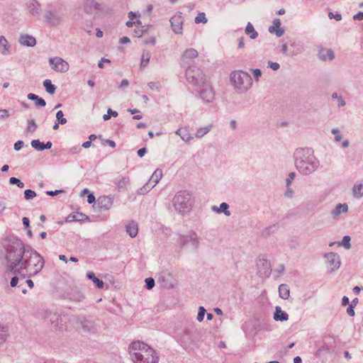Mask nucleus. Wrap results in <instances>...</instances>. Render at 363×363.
I'll return each mask as SVG.
<instances>
[{"label": "nucleus", "instance_id": "f257e3e1", "mask_svg": "<svg viewBox=\"0 0 363 363\" xmlns=\"http://www.w3.org/2000/svg\"><path fill=\"white\" fill-rule=\"evenodd\" d=\"M0 259L7 264V273L20 274L21 279L18 286L23 294H26V284L32 289L34 286L31 279L26 277L37 274L44 266V259L39 253L16 237L8 236L0 244Z\"/></svg>", "mask_w": 363, "mask_h": 363}, {"label": "nucleus", "instance_id": "f03ea898", "mask_svg": "<svg viewBox=\"0 0 363 363\" xmlns=\"http://www.w3.org/2000/svg\"><path fill=\"white\" fill-rule=\"evenodd\" d=\"M128 350L131 359L135 363L158 362L159 357L155 350L143 342H133Z\"/></svg>", "mask_w": 363, "mask_h": 363}, {"label": "nucleus", "instance_id": "7ed1b4c3", "mask_svg": "<svg viewBox=\"0 0 363 363\" xmlns=\"http://www.w3.org/2000/svg\"><path fill=\"white\" fill-rule=\"evenodd\" d=\"M194 199L187 192H179L174 198V205L180 213L189 212L193 207Z\"/></svg>", "mask_w": 363, "mask_h": 363}, {"label": "nucleus", "instance_id": "20e7f679", "mask_svg": "<svg viewBox=\"0 0 363 363\" xmlns=\"http://www.w3.org/2000/svg\"><path fill=\"white\" fill-rule=\"evenodd\" d=\"M233 85L240 90L248 89L252 84V78L249 74L242 71H235L230 75Z\"/></svg>", "mask_w": 363, "mask_h": 363}, {"label": "nucleus", "instance_id": "39448f33", "mask_svg": "<svg viewBox=\"0 0 363 363\" xmlns=\"http://www.w3.org/2000/svg\"><path fill=\"white\" fill-rule=\"evenodd\" d=\"M187 80L197 86L206 85V77L203 72L198 67H189L186 72Z\"/></svg>", "mask_w": 363, "mask_h": 363}, {"label": "nucleus", "instance_id": "423d86ee", "mask_svg": "<svg viewBox=\"0 0 363 363\" xmlns=\"http://www.w3.org/2000/svg\"><path fill=\"white\" fill-rule=\"evenodd\" d=\"M325 263L330 273L338 269L341 262L340 256L335 252H329L325 255Z\"/></svg>", "mask_w": 363, "mask_h": 363}, {"label": "nucleus", "instance_id": "0eeeda50", "mask_svg": "<svg viewBox=\"0 0 363 363\" xmlns=\"http://www.w3.org/2000/svg\"><path fill=\"white\" fill-rule=\"evenodd\" d=\"M257 274L262 278L269 277L272 273L270 262L264 257L259 258L257 262Z\"/></svg>", "mask_w": 363, "mask_h": 363}, {"label": "nucleus", "instance_id": "6e6552de", "mask_svg": "<svg viewBox=\"0 0 363 363\" xmlns=\"http://www.w3.org/2000/svg\"><path fill=\"white\" fill-rule=\"evenodd\" d=\"M49 64L52 69L57 72H65L69 69V64L60 57H53L50 59Z\"/></svg>", "mask_w": 363, "mask_h": 363}, {"label": "nucleus", "instance_id": "1a4fd4ad", "mask_svg": "<svg viewBox=\"0 0 363 363\" xmlns=\"http://www.w3.org/2000/svg\"><path fill=\"white\" fill-rule=\"evenodd\" d=\"M180 242L183 245H187L189 243L191 244L194 250H196L199 247V242L198 237L196 234L192 230L189 231L186 235H181Z\"/></svg>", "mask_w": 363, "mask_h": 363}, {"label": "nucleus", "instance_id": "9d476101", "mask_svg": "<svg viewBox=\"0 0 363 363\" xmlns=\"http://www.w3.org/2000/svg\"><path fill=\"white\" fill-rule=\"evenodd\" d=\"M199 87L201 89L200 94L202 99L207 102L211 101L214 98V92L211 86L206 82V85Z\"/></svg>", "mask_w": 363, "mask_h": 363}, {"label": "nucleus", "instance_id": "9b49d317", "mask_svg": "<svg viewBox=\"0 0 363 363\" xmlns=\"http://www.w3.org/2000/svg\"><path fill=\"white\" fill-rule=\"evenodd\" d=\"M98 206L101 210H108L113 203V198L109 196H102L98 199Z\"/></svg>", "mask_w": 363, "mask_h": 363}, {"label": "nucleus", "instance_id": "f8f14e48", "mask_svg": "<svg viewBox=\"0 0 363 363\" xmlns=\"http://www.w3.org/2000/svg\"><path fill=\"white\" fill-rule=\"evenodd\" d=\"M170 23L173 30L176 33H182L183 29V19L180 15H175L172 16L170 19Z\"/></svg>", "mask_w": 363, "mask_h": 363}, {"label": "nucleus", "instance_id": "ddd939ff", "mask_svg": "<svg viewBox=\"0 0 363 363\" xmlns=\"http://www.w3.org/2000/svg\"><path fill=\"white\" fill-rule=\"evenodd\" d=\"M77 325L81 327L84 331L89 332L94 330V322L87 319L85 317H80L77 319Z\"/></svg>", "mask_w": 363, "mask_h": 363}, {"label": "nucleus", "instance_id": "4468645a", "mask_svg": "<svg viewBox=\"0 0 363 363\" xmlns=\"http://www.w3.org/2000/svg\"><path fill=\"white\" fill-rule=\"evenodd\" d=\"M68 296L71 301L77 302L83 301L85 298L83 293L77 289H72L68 293Z\"/></svg>", "mask_w": 363, "mask_h": 363}, {"label": "nucleus", "instance_id": "2eb2a0df", "mask_svg": "<svg viewBox=\"0 0 363 363\" xmlns=\"http://www.w3.org/2000/svg\"><path fill=\"white\" fill-rule=\"evenodd\" d=\"M269 31L271 33H275L279 37L284 34V30L281 28V21L279 18L273 21L272 26L269 28Z\"/></svg>", "mask_w": 363, "mask_h": 363}, {"label": "nucleus", "instance_id": "dca6fc26", "mask_svg": "<svg viewBox=\"0 0 363 363\" xmlns=\"http://www.w3.org/2000/svg\"><path fill=\"white\" fill-rule=\"evenodd\" d=\"M9 337V327L0 323V347L2 346Z\"/></svg>", "mask_w": 363, "mask_h": 363}, {"label": "nucleus", "instance_id": "f3484780", "mask_svg": "<svg viewBox=\"0 0 363 363\" xmlns=\"http://www.w3.org/2000/svg\"><path fill=\"white\" fill-rule=\"evenodd\" d=\"M19 43L24 46L33 47L36 44V40L33 36L25 34L20 36Z\"/></svg>", "mask_w": 363, "mask_h": 363}, {"label": "nucleus", "instance_id": "a211bd4d", "mask_svg": "<svg viewBox=\"0 0 363 363\" xmlns=\"http://www.w3.org/2000/svg\"><path fill=\"white\" fill-rule=\"evenodd\" d=\"M182 343L184 347H188L191 345L195 344V340L194 339V335L189 330H185L184 335L182 338Z\"/></svg>", "mask_w": 363, "mask_h": 363}, {"label": "nucleus", "instance_id": "6ab92c4d", "mask_svg": "<svg viewBox=\"0 0 363 363\" xmlns=\"http://www.w3.org/2000/svg\"><path fill=\"white\" fill-rule=\"evenodd\" d=\"M162 169H157L154 172L153 174H152V176L150 177V179L147 183V186H155L158 182L159 181L162 179Z\"/></svg>", "mask_w": 363, "mask_h": 363}, {"label": "nucleus", "instance_id": "aec40b11", "mask_svg": "<svg viewBox=\"0 0 363 363\" xmlns=\"http://www.w3.org/2000/svg\"><path fill=\"white\" fill-rule=\"evenodd\" d=\"M274 319L276 321H286L289 319V315L285 311H282L280 306H276Z\"/></svg>", "mask_w": 363, "mask_h": 363}, {"label": "nucleus", "instance_id": "412c9836", "mask_svg": "<svg viewBox=\"0 0 363 363\" xmlns=\"http://www.w3.org/2000/svg\"><path fill=\"white\" fill-rule=\"evenodd\" d=\"M198 51L194 48H189L186 50L182 55V60L188 61L195 59L198 57Z\"/></svg>", "mask_w": 363, "mask_h": 363}, {"label": "nucleus", "instance_id": "4be33fe9", "mask_svg": "<svg viewBox=\"0 0 363 363\" xmlns=\"http://www.w3.org/2000/svg\"><path fill=\"white\" fill-rule=\"evenodd\" d=\"M86 220H88V217L86 215L78 212L69 214L66 218L67 222L83 221Z\"/></svg>", "mask_w": 363, "mask_h": 363}, {"label": "nucleus", "instance_id": "5701e85b", "mask_svg": "<svg viewBox=\"0 0 363 363\" xmlns=\"http://www.w3.org/2000/svg\"><path fill=\"white\" fill-rule=\"evenodd\" d=\"M0 52L3 55H8L10 54V46L4 35L0 36Z\"/></svg>", "mask_w": 363, "mask_h": 363}, {"label": "nucleus", "instance_id": "b1692460", "mask_svg": "<svg viewBox=\"0 0 363 363\" xmlns=\"http://www.w3.org/2000/svg\"><path fill=\"white\" fill-rule=\"evenodd\" d=\"M229 206L228 203L223 202L220 204V207H218L216 206H213L211 207V209L213 211L217 213H223L225 216H229L230 215V212L228 210Z\"/></svg>", "mask_w": 363, "mask_h": 363}, {"label": "nucleus", "instance_id": "393cba45", "mask_svg": "<svg viewBox=\"0 0 363 363\" xmlns=\"http://www.w3.org/2000/svg\"><path fill=\"white\" fill-rule=\"evenodd\" d=\"M279 295L281 298H283L284 300H286L289 298V295H290V290H289V287L287 284H282L279 285Z\"/></svg>", "mask_w": 363, "mask_h": 363}, {"label": "nucleus", "instance_id": "a878e982", "mask_svg": "<svg viewBox=\"0 0 363 363\" xmlns=\"http://www.w3.org/2000/svg\"><path fill=\"white\" fill-rule=\"evenodd\" d=\"M86 277L89 279L91 280L99 289H102L104 286V283L102 280L97 278L93 272H88Z\"/></svg>", "mask_w": 363, "mask_h": 363}, {"label": "nucleus", "instance_id": "bb28decb", "mask_svg": "<svg viewBox=\"0 0 363 363\" xmlns=\"http://www.w3.org/2000/svg\"><path fill=\"white\" fill-rule=\"evenodd\" d=\"M319 57L323 60H333L335 57V55L331 50L322 49L319 52Z\"/></svg>", "mask_w": 363, "mask_h": 363}, {"label": "nucleus", "instance_id": "cd10ccee", "mask_svg": "<svg viewBox=\"0 0 363 363\" xmlns=\"http://www.w3.org/2000/svg\"><path fill=\"white\" fill-rule=\"evenodd\" d=\"M296 167L303 174H308L312 170V168H310L308 164L302 160L296 162Z\"/></svg>", "mask_w": 363, "mask_h": 363}, {"label": "nucleus", "instance_id": "c85d7f7f", "mask_svg": "<svg viewBox=\"0 0 363 363\" xmlns=\"http://www.w3.org/2000/svg\"><path fill=\"white\" fill-rule=\"evenodd\" d=\"M28 99L29 100L35 101V105L37 106H45V101L42 99L39 98L37 95L34 94H28Z\"/></svg>", "mask_w": 363, "mask_h": 363}, {"label": "nucleus", "instance_id": "c756f323", "mask_svg": "<svg viewBox=\"0 0 363 363\" xmlns=\"http://www.w3.org/2000/svg\"><path fill=\"white\" fill-rule=\"evenodd\" d=\"M177 134L180 135L182 140L186 142H189L192 138L186 128H181L178 129Z\"/></svg>", "mask_w": 363, "mask_h": 363}, {"label": "nucleus", "instance_id": "7c9ffc66", "mask_svg": "<svg viewBox=\"0 0 363 363\" xmlns=\"http://www.w3.org/2000/svg\"><path fill=\"white\" fill-rule=\"evenodd\" d=\"M245 33L250 35V38L252 39L256 38L258 35L257 31L255 30V28L251 23H247L245 28Z\"/></svg>", "mask_w": 363, "mask_h": 363}, {"label": "nucleus", "instance_id": "2f4dec72", "mask_svg": "<svg viewBox=\"0 0 363 363\" xmlns=\"http://www.w3.org/2000/svg\"><path fill=\"white\" fill-rule=\"evenodd\" d=\"M348 210V206L345 203H339L337 205L335 209L333 211L334 216H338L341 213H346Z\"/></svg>", "mask_w": 363, "mask_h": 363}, {"label": "nucleus", "instance_id": "473e14b6", "mask_svg": "<svg viewBox=\"0 0 363 363\" xmlns=\"http://www.w3.org/2000/svg\"><path fill=\"white\" fill-rule=\"evenodd\" d=\"M150 60V54L148 52H143L140 61V69H143L147 67Z\"/></svg>", "mask_w": 363, "mask_h": 363}, {"label": "nucleus", "instance_id": "72a5a7b5", "mask_svg": "<svg viewBox=\"0 0 363 363\" xmlns=\"http://www.w3.org/2000/svg\"><path fill=\"white\" fill-rule=\"evenodd\" d=\"M353 195L356 198H360L363 196V184H355L352 189Z\"/></svg>", "mask_w": 363, "mask_h": 363}, {"label": "nucleus", "instance_id": "f704fd0d", "mask_svg": "<svg viewBox=\"0 0 363 363\" xmlns=\"http://www.w3.org/2000/svg\"><path fill=\"white\" fill-rule=\"evenodd\" d=\"M31 146L38 151L45 150V143L40 142L39 140H33L31 141Z\"/></svg>", "mask_w": 363, "mask_h": 363}, {"label": "nucleus", "instance_id": "c9c22d12", "mask_svg": "<svg viewBox=\"0 0 363 363\" xmlns=\"http://www.w3.org/2000/svg\"><path fill=\"white\" fill-rule=\"evenodd\" d=\"M211 128V125L203 127V128L198 129V130L196 133V137H197V138L203 137V135H205L206 134H207L209 132Z\"/></svg>", "mask_w": 363, "mask_h": 363}, {"label": "nucleus", "instance_id": "e433bc0d", "mask_svg": "<svg viewBox=\"0 0 363 363\" xmlns=\"http://www.w3.org/2000/svg\"><path fill=\"white\" fill-rule=\"evenodd\" d=\"M195 23L199 24V23H207V18L206 17V14L205 13L203 12H199L198 13V15L196 16L195 19Z\"/></svg>", "mask_w": 363, "mask_h": 363}, {"label": "nucleus", "instance_id": "4c0bfd02", "mask_svg": "<svg viewBox=\"0 0 363 363\" xmlns=\"http://www.w3.org/2000/svg\"><path fill=\"white\" fill-rule=\"evenodd\" d=\"M339 245L344 246L346 249L351 247L350 237L349 235H345L341 242H338Z\"/></svg>", "mask_w": 363, "mask_h": 363}, {"label": "nucleus", "instance_id": "58836bf2", "mask_svg": "<svg viewBox=\"0 0 363 363\" xmlns=\"http://www.w3.org/2000/svg\"><path fill=\"white\" fill-rule=\"evenodd\" d=\"M87 194V201L89 203H93L95 202V196L93 194L89 193V190L87 189H84L81 195L83 196L84 194Z\"/></svg>", "mask_w": 363, "mask_h": 363}, {"label": "nucleus", "instance_id": "ea45409f", "mask_svg": "<svg viewBox=\"0 0 363 363\" xmlns=\"http://www.w3.org/2000/svg\"><path fill=\"white\" fill-rule=\"evenodd\" d=\"M9 183L11 184H16L18 187L22 189L24 187V183L22 182L19 179L16 177H11L9 179Z\"/></svg>", "mask_w": 363, "mask_h": 363}, {"label": "nucleus", "instance_id": "a19ab883", "mask_svg": "<svg viewBox=\"0 0 363 363\" xmlns=\"http://www.w3.org/2000/svg\"><path fill=\"white\" fill-rule=\"evenodd\" d=\"M118 116V113L115 111H113L111 108H108L107 113L103 116V118L104 121H107L110 119L111 116L116 117Z\"/></svg>", "mask_w": 363, "mask_h": 363}, {"label": "nucleus", "instance_id": "79ce46f5", "mask_svg": "<svg viewBox=\"0 0 363 363\" xmlns=\"http://www.w3.org/2000/svg\"><path fill=\"white\" fill-rule=\"evenodd\" d=\"M37 125L33 120H29L28 121V126H27V132L28 133H33L36 130Z\"/></svg>", "mask_w": 363, "mask_h": 363}, {"label": "nucleus", "instance_id": "37998d69", "mask_svg": "<svg viewBox=\"0 0 363 363\" xmlns=\"http://www.w3.org/2000/svg\"><path fill=\"white\" fill-rule=\"evenodd\" d=\"M36 196V194L34 191L31 189H26L24 191V197L26 200H30L33 199Z\"/></svg>", "mask_w": 363, "mask_h": 363}, {"label": "nucleus", "instance_id": "c03bdc74", "mask_svg": "<svg viewBox=\"0 0 363 363\" xmlns=\"http://www.w3.org/2000/svg\"><path fill=\"white\" fill-rule=\"evenodd\" d=\"M145 286L147 289H152L155 286V280L153 278L149 277L145 279Z\"/></svg>", "mask_w": 363, "mask_h": 363}, {"label": "nucleus", "instance_id": "a18cd8bd", "mask_svg": "<svg viewBox=\"0 0 363 363\" xmlns=\"http://www.w3.org/2000/svg\"><path fill=\"white\" fill-rule=\"evenodd\" d=\"M206 309L203 306H200L199 308V313L197 315V320L201 322L203 320Z\"/></svg>", "mask_w": 363, "mask_h": 363}, {"label": "nucleus", "instance_id": "49530a36", "mask_svg": "<svg viewBox=\"0 0 363 363\" xmlns=\"http://www.w3.org/2000/svg\"><path fill=\"white\" fill-rule=\"evenodd\" d=\"M125 230L130 238H135L138 233V228H125Z\"/></svg>", "mask_w": 363, "mask_h": 363}, {"label": "nucleus", "instance_id": "de8ad7c7", "mask_svg": "<svg viewBox=\"0 0 363 363\" xmlns=\"http://www.w3.org/2000/svg\"><path fill=\"white\" fill-rule=\"evenodd\" d=\"M56 118L59 122L62 124H65L67 122V120L65 118H64V114L62 111H59L57 112Z\"/></svg>", "mask_w": 363, "mask_h": 363}, {"label": "nucleus", "instance_id": "09e8293b", "mask_svg": "<svg viewBox=\"0 0 363 363\" xmlns=\"http://www.w3.org/2000/svg\"><path fill=\"white\" fill-rule=\"evenodd\" d=\"M55 91V86L52 84L51 81L49 79H47V92L53 94Z\"/></svg>", "mask_w": 363, "mask_h": 363}, {"label": "nucleus", "instance_id": "8fccbe9b", "mask_svg": "<svg viewBox=\"0 0 363 363\" xmlns=\"http://www.w3.org/2000/svg\"><path fill=\"white\" fill-rule=\"evenodd\" d=\"M145 44L146 45H155L156 43V38L154 35H150V37H146L144 40Z\"/></svg>", "mask_w": 363, "mask_h": 363}, {"label": "nucleus", "instance_id": "3c124183", "mask_svg": "<svg viewBox=\"0 0 363 363\" xmlns=\"http://www.w3.org/2000/svg\"><path fill=\"white\" fill-rule=\"evenodd\" d=\"M21 279V277H18L17 276H14L13 277H12L11 282H10L11 286H12V287L18 286V284L20 283Z\"/></svg>", "mask_w": 363, "mask_h": 363}, {"label": "nucleus", "instance_id": "603ef678", "mask_svg": "<svg viewBox=\"0 0 363 363\" xmlns=\"http://www.w3.org/2000/svg\"><path fill=\"white\" fill-rule=\"evenodd\" d=\"M47 22L50 23L52 25H57L60 23V18L55 17H49Z\"/></svg>", "mask_w": 363, "mask_h": 363}, {"label": "nucleus", "instance_id": "864d4df0", "mask_svg": "<svg viewBox=\"0 0 363 363\" xmlns=\"http://www.w3.org/2000/svg\"><path fill=\"white\" fill-rule=\"evenodd\" d=\"M328 16L330 19L335 18L336 21H340L342 19V16L340 13L334 14L333 13L330 12Z\"/></svg>", "mask_w": 363, "mask_h": 363}, {"label": "nucleus", "instance_id": "5fc2aeb1", "mask_svg": "<svg viewBox=\"0 0 363 363\" xmlns=\"http://www.w3.org/2000/svg\"><path fill=\"white\" fill-rule=\"evenodd\" d=\"M23 142L22 140H18L14 144V149H15V150L18 151L23 147Z\"/></svg>", "mask_w": 363, "mask_h": 363}, {"label": "nucleus", "instance_id": "6e6d98bb", "mask_svg": "<svg viewBox=\"0 0 363 363\" xmlns=\"http://www.w3.org/2000/svg\"><path fill=\"white\" fill-rule=\"evenodd\" d=\"M9 116V111L6 109L0 110V119L7 118Z\"/></svg>", "mask_w": 363, "mask_h": 363}, {"label": "nucleus", "instance_id": "4d7b16f0", "mask_svg": "<svg viewBox=\"0 0 363 363\" xmlns=\"http://www.w3.org/2000/svg\"><path fill=\"white\" fill-rule=\"evenodd\" d=\"M252 73L254 75V77L257 81H258L259 77L261 76V71L259 69H255L252 70Z\"/></svg>", "mask_w": 363, "mask_h": 363}, {"label": "nucleus", "instance_id": "13d9d810", "mask_svg": "<svg viewBox=\"0 0 363 363\" xmlns=\"http://www.w3.org/2000/svg\"><path fill=\"white\" fill-rule=\"evenodd\" d=\"M354 306L349 305V307L347 308V313L350 316H354L355 313L354 311Z\"/></svg>", "mask_w": 363, "mask_h": 363}, {"label": "nucleus", "instance_id": "bf43d9fd", "mask_svg": "<svg viewBox=\"0 0 363 363\" xmlns=\"http://www.w3.org/2000/svg\"><path fill=\"white\" fill-rule=\"evenodd\" d=\"M332 132L335 135V140L337 141L340 142L342 138H341V136H340V135L339 133V131L337 130H336V129H333Z\"/></svg>", "mask_w": 363, "mask_h": 363}, {"label": "nucleus", "instance_id": "052dcab7", "mask_svg": "<svg viewBox=\"0 0 363 363\" xmlns=\"http://www.w3.org/2000/svg\"><path fill=\"white\" fill-rule=\"evenodd\" d=\"M269 65L274 70H277L279 68V65L277 62H269Z\"/></svg>", "mask_w": 363, "mask_h": 363}, {"label": "nucleus", "instance_id": "680f3d73", "mask_svg": "<svg viewBox=\"0 0 363 363\" xmlns=\"http://www.w3.org/2000/svg\"><path fill=\"white\" fill-rule=\"evenodd\" d=\"M294 177H295V174L294 172H291V173L289 174V177L286 179V184H287L288 186L294 180Z\"/></svg>", "mask_w": 363, "mask_h": 363}, {"label": "nucleus", "instance_id": "e2e57ef3", "mask_svg": "<svg viewBox=\"0 0 363 363\" xmlns=\"http://www.w3.org/2000/svg\"><path fill=\"white\" fill-rule=\"evenodd\" d=\"M147 150H146V148L145 147H143V148H140V150H138V155L140 157H143L145 153H146Z\"/></svg>", "mask_w": 363, "mask_h": 363}, {"label": "nucleus", "instance_id": "0e129e2a", "mask_svg": "<svg viewBox=\"0 0 363 363\" xmlns=\"http://www.w3.org/2000/svg\"><path fill=\"white\" fill-rule=\"evenodd\" d=\"M349 303H350V301H349L348 297L347 296H343V298H342V305L343 306H345L347 304H349Z\"/></svg>", "mask_w": 363, "mask_h": 363}, {"label": "nucleus", "instance_id": "69168bd1", "mask_svg": "<svg viewBox=\"0 0 363 363\" xmlns=\"http://www.w3.org/2000/svg\"><path fill=\"white\" fill-rule=\"evenodd\" d=\"M22 221H23V224L24 227H29L30 220H29L28 218L23 217L22 219Z\"/></svg>", "mask_w": 363, "mask_h": 363}, {"label": "nucleus", "instance_id": "338daca9", "mask_svg": "<svg viewBox=\"0 0 363 363\" xmlns=\"http://www.w3.org/2000/svg\"><path fill=\"white\" fill-rule=\"evenodd\" d=\"M354 20H362L363 19V12H359V13L354 16Z\"/></svg>", "mask_w": 363, "mask_h": 363}, {"label": "nucleus", "instance_id": "774afa93", "mask_svg": "<svg viewBox=\"0 0 363 363\" xmlns=\"http://www.w3.org/2000/svg\"><path fill=\"white\" fill-rule=\"evenodd\" d=\"M330 350V347L327 345H323L318 350L319 352H328Z\"/></svg>", "mask_w": 363, "mask_h": 363}]
</instances>
